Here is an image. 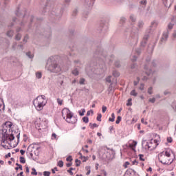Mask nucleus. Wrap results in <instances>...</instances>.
I'll return each mask as SVG.
<instances>
[{"label": "nucleus", "instance_id": "obj_46", "mask_svg": "<svg viewBox=\"0 0 176 176\" xmlns=\"http://www.w3.org/2000/svg\"><path fill=\"white\" fill-rule=\"evenodd\" d=\"M155 101H156V99L155 98L149 99V102H152L153 104L155 103Z\"/></svg>", "mask_w": 176, "mask_h": 176}, {"label": "nucleus", "instance_id": "obj_52", "mask_svg": "<svg viewBox=\"0 0 176 176\" xmlns=\"http://www.w3.org/2000/svg\"><path fill=\"white\" fill-rule=\"evenodd\" d=\"M78 14V9H76L73 11V16H76Z\"/></svg>", "mask_w": 176, "mask_h": 176}, {"label": "nucleus", "instance_id": "obj_30", "mask_svg": "<svg viewBox=\"0 0 176 176\" xmlns=\"http://www.w3.org/2000/svg\"><path fill=\"white\" fill-rule=\"evenodd\" d=\"M58 166L59 167H63V166H64V162H63V161H59V162H58Z\"/></svg>", "mask_w": 176, "mask_h": 176}, {"label": "nucleus", "instance_id": "obj_57", "mask_svg": "<svg viewBox=\"0 0 176 176\" xmlns=\"http://www.w3.org/2000/svg\"><path fill=\"white\" fill-rule=\"evenodd\" d=\"M167 141H168V142H173V138H167Z\"/></svg>", "mask_w": 176, "mask_h": 176}, {"label": "nucleus", "instance_id": "obj_12", "mask_svg": "<svg viewBox=\"0 0 176 176\" xmlns=\"http://www.w3.org/2000/svg\"><path fill=\"white\" fill-rule=\"evenodd\" d=\"M72 74L74 75L75 76H78L79 75V70L78 69L75 68L72 70Z\"/></svg>", "mask_w": 176, "mask_h": 176}, {"label": "nucleus", "instance_id": "obj_6", "mask_svg": "<svg viewBox=\"0 0 176 176\" xmlns=\"http://www.w3.org/2000/svg\"><path fill=\"white\" fill-rule=\"evenodd\" d=\"M102 157L103 159H106V160H112L115 157V151L112 149H108Z\"/></svg>", "mask_w": 176, "mask_h": 176}, {"label": "nucleus", "instance_id": "obj_42", "mask_svg": "<svg viewBox=\"0 0 176 176\" xmlns=\"http://www.w3.org/2000/svg\"><path fill=\"white\" fill-rule=\"evenodd\" d=\"M43 175L44 176H50V172L45 171V172H43Z\"/></svg>", "mask_w": 176, "mask_h": 176}, {"label": "nucleus", "instance_id": "obj_55", "mask_svg": "<svg viewBox=\"0 0 176 176\" xmlns=\"http://www.w3.org/2000/svg\"><path fill=\"white\" fill-rule=\"evenodd\" d=\"M131 60L132 61H136L137 60V56H133V58H131Z\"/></svg>", "mask_w": 176, "mask_h": 176}, {"label": "nucleus", "instance_id": "obj_64", "mask_svg": "<svg viewBox=\"0 0 176 176\" xmlns=\"http://www.w3.org/2000/svg\"><path fill=\"white\" fill-rule=\"evenodd\" d=\"M23 173L21 172L19 174L17 175V176H24V175H23Z\"/></svg>", "mask_w": 176, "mask_h": 176}, {"label": "nucleus", "instance_id": "obj_54", "mask_svg": "<svg viewBox=\"0 0 176 176\" xmlns=\"http://www.w3.org/2000/svg\"><path fill=\"white\" fill-rule=\"evenodd\" d=\"M52 174H56V171H57V168L55 167L54 169H52Z\"/></svg>", "mask_w": 176, "mask_h": 176}, {"label": "nucleus", "instance_id": "obj_16", "mask_svg": "<svg viewBox=\"0 0 176 176\" xmlns=\"http://www.w3.org/2000/svg\"><path fill=\"white\" fill-rule=\"evenodd\" d=\"M85 170L87 171L86 175H90V173L91 172L90 170V166H86Z\"/></svg>", "mask_w": 176, "mask_h": 176}, {"label": "nucleus", "instance_id": "obj_50", "mask_svg": "<svg viewBox=\"0 0 176 176\" xmlns=\"http://www.w3.org/2000/svg\"><path fill=\"white\" fill-rule=\"evenodd\" d=\"M126 21V18L124 17H121L120 19V23H123Z\"/></svg>", "mask_w": 176, "mask_h": 176}, {"label": "nucleus", "instance_id": "obj_8", "mask_svg": "<svg viewBox=\"0 0 176 176\" xmlns=\"http://www.w3.org/2000/svg\"><path fill=\"white\" fill-rule=\"evenodd\" d=\"M135 146H137V142L133 141L132 144H129V148L133 149V151H135Z\"/></svg>", "mask_w": 176, "mask_h": 176}, {"label": "nucleus", "instance_id": "obj_13", "mask_svg": "<svg viewBox=\"0 0 176 176\" xmlns=\"http://www.w3.org/2000/svg\"><path fill=\"white\" fill-rule=\"evenodd\" d=\"M85 112H86V110L85 109H82L80 111H78V113H79L80 116H85Z\"/></svg>", "mask_w": 176, "mask_h": 176}, {"label": "nucleus", "instance_id": "obj_62", "mask_svg": "<svg viewBox=\"0 0 176 176\" xmlns=\"http://www.w3.org/2000/svg\"><path fill=\"white\" fill-rule=\"evenodd\" d=\"M91 127H98V125L96 123L93 124Z\"/></svg>", "mask_w": 176, "mask_h": 176}, {"label": "nucleus", "instance_id": "obj_27", "mask_svg": "<svg viewBox=\"0 0 176 176\" xmlns=\"http://www.w3.org/2000/svg\"><path fill=\"white\" fill-rule=\"evenodd\" d=\"M78 155H80V159H85V160H82V162H86V160H87V157H83V155H82V153H79Z\"/></svg>", "mask_w": 176, "mask_h": 176}, {"label": "nucleus", "instance_id": "obj_33", "mask_svg": "<svg viewBox=\"0 0 176 176\" xmlns=\"http://www.w3.org/2000/svg\"><path fill=\"white\" fill-rule=\"evenodd\" d=\"M131 101H132V99H131V98H129V99L128 100V102L126 103V106H127V107H131V105H132Z\"/></svg>", "mask_w": 176, "mask_h": 176}, {"label": "nucleus", "instance_id": "obj_15", "mask_svg": "<svg viewBox=\"0 0 176 176\" xmlns=\"http://www.w3.org/2000/svg\"><path fill=\"white\" fill-rule=\"evenodd\" d=\"M109 122H115V113L111 114V118H109Z\"/></svg>", "mask_w": 176, "mask_h": 176}, {"label": "nucleus", "instance_id": "obj_19", "mask_svg": "<svg viewBox=\"0 0 176 176\" xmlns=\"http://www.w3.org/2000/svg\"><path fill=\"white\" fill-rule=\"evenodd\" d=\"M19 160L20 163H22L23 164L25 163V158H24V157H20Z\"/></svg>", "mask_w": 176, "mask_h": 176}, {"label": "nucleus", "instance_id": "obj_29", "mask_svg": "<svg viewBox=\"0 0 176 176\" xmlns=\"http://www.w3.org/2000/svg\"><path fill=\"white\" fill-rule=\"evenodd\" d=\"M138 25L139 28H142V27L144 26V22L139 21L138 23Z\"/></svg>", "mask_w": 176, "mask_h": 176}, {"label": "nucleus", "instance_id": "obj_23", "mask_svg": "<svg viewBox=\"0 0 176 176\" xmlns=\"http://www.w3.org/2000/svg\"><path fill=\"white\" fill-rule=\"evenodd\" d=\"M112 78V76H109L108 77L106 78V82H107L108 83H111L112 81L111 80V78Z\"/></svg>", "mask_w": 176, "mask_h": 176}, {"label": "nucleus", "instance_id": "obj_56", "mask_svg": "<svg viewBox=\"0 0 176 176\" xmlns=\"http://www.w3.org/2000/svg\"><path fill=\"white\" fill-rule=\"evenodd\" d=\"M67 173H69V174H70V175H74V172L72 171L70 169L67 170Z\"/></svg>", "mask_w": 176, "mask_h": 176}, {"label": "nucleus", "instance_id": "obj_17", "mask_svg": "<svg viewBox=\"0 0 176 176\" xmlns=\"http://www.w3.org/2000/svg\"><path fill=\"white\" fill-rule=\"evenodd\" d=\"M138 94V93H137L135 91V90H134V89L131 91V96H133L134 97H137Z\"/></svg>", "mask_w": 176, "mask_h": 176}, {"label": "nucleus", "instance_id": "obj_53", "mask_svg": "<svg viewBox=\"0 0 176 176\" xmlns=\"http://www.w3.org/2000/svg\"><path fill=\"white\" fill-rule=\"evenodd\" d=\"M141 122L144 124H148V122L145 121V120L144 118H142Z\"/></svg>", "mask_w": 176, "mask_h": 176}, {"label": "nucleus", "instance_id": "obj_7", "mask_svg": "<svg viewBox=\"0 0 176 176\" xmlns=\"http://www.w3.org/2000/svg\"><path fill=\"white\" fill-rule=\"evenodd\" d=\"M167 38H168V32H165L163 33L161 42H166V41H167Z\"/></svg>", "mask_w": 176, "mask_h": 176}, {"label": "nucleus", "instance_id": "obj_10", "mask_svg": "<svg viewBox=\"0 0 176 176\" xmlns=\"http://www.w3.org/2000/svg\"><path fill=\"white\" fill-rule=\"evenodd\" d=\"M6 35L8 38H12L14 35V32L13 30H9L7 32Z\"/></svg>", "mask_w": 176, "mask_h": 176}, {"label": "nucleus", "instance_id": "obj_38", "mask_svg": "<svg viewBox=\"0 0 176 176\" xmlns=\"http://www.w3.org/2000/svg\"><path fill=\"white\" fill-rule=\"evenodd\" d=\"M52 140H57V135L56 133H52Z\"/></svg>", "mask_w": 176, "mask_h": 176}, {"label": "nucleus", "instance_id": "obj_20", "mask_svg": "<svg viewBox=\"0 0 176 176\" xmlns=\"http://www.w3.org/2000/svg\"><path fill=\"white\" fill-rule=\"evenodd\" d=\"M121 120H122V117L118 116V117L117 118L116 121V124H119L120 123V121H121Z\"/></svg>", "mask_w": 176, "mask_h": 176}, {"label": "nucleus", "instance_id": "obj_47", "mask_svg": "<svg viewBox=\"0 0 176 176\" xmlns=\"http://www.w3.org/2000/svg\"><path fill=\"white\" fill-rule=\"evenodd\" d=\"M130 165V162H126L124 166L125 168H127V166Z\"/></svg>", "mask_w": 176, "mask_h": 176}, {"label": "nucleus", "instance_id": "obj_61", "mask_svg": "<svg viewBox=\"0 0 176 176\" xmlns=\"http://www.w3.org/2000/svg\"><path fill=\"white\" fill-rule=\"evenodd\" d=\"M21 155H24L25 153V151L24 150H21L20 151Z\"/></svg>", "mask_w": 176, "mask_h": 176}, {"label": "nucleus", "instance_id": "obj_22", "mask_svg": "<svg viewBox=\"0 0 176 176\" xmlns=\"http://www.w3.org/2000/svg\"><path fill=\"white\" fill-rule=\"evenodd\" d=\"M130 20H131V21H132V23H134V21H135V16L134 15L131 14L130 16Z\"/></svg>", "mask_w": 176, "mask_h": 176}, {"label": "nucleus", "instance_id": "obj_24", "mask_svg": "<svg viewBox=\"0 0 176 176\" xmlns=\"http://www.w3.org/2000/svg\"><path fill=\"white\" fill-rule=\"evenodd\" d=\"M101 118H102V116L101 115V113H98L96 118L98 122H101Z\"/></svg>", "mask_w": 176, "mask_h": 176}, {"label": "nucleus", "instance_id": "obj_58", "mask_svg": "<svg viewBox=\"0 0 176 176\" xmlns=\"http://www.w3.org/2000/svg\"><path fill=\"white\" fill-rule=\"evenodd\" d=\"M131 68L132 69H135V68H137V65H135V64L132 65Z\"/></svg>", "mask_w": 176, "mask_h": 176}, {"label": "nucleus", "instance_id": "obj_49", "mask_svg": "<svg viewBox=\"0 0 176 176\" xmlns=\"http://www.w3.org/2000/svg\"><path fill=\"white\" fill-rule=\"evenodd\" d=\"M113 75L114 76H120V74L118 72H113Z\"/></svg>", "mask_w": 176, "mask_h": 176}, {"label": "nucleus", "instance_id": "obj_4", "mask_svg": "<svg viewBox=\"0 0 176 176\" xmlns=\"http://www.w3.org/2000/svg\"><path fill=\"white\" fill-rule=\"evenodd\" d=\"M46 104H47V99H46V96L44 95L38 96L33 100V105L36 111H42Z\"/></svg>", "mask_w": 176, "mask_h": 176}, {"label": "nucleus", "instance_id": "obj_21", "mask_svg": "<svg viewBox=\"0 0 176 176\" xmlns=\"http://www.w3.org/2000/svg\"><path fill=\"white\" fill-rule=\"evenodd\" d=\"M82 121L84 123H89V118L88 117H83L82 118Z\"/></svg>", "mask_w": 176, "mask_h": 176}, {"label": "nucleus", "instance_id": "obj_51", "mask_svg": "<svg viewBox=\"0 0 176 176\" xmlns=\"http://www.w3.org/2000/svg\"><path fill=\"white\" fill-rule=\"evenodd\" d=\"M152 90H153V88L152 87H149L148 89V94H152Z\"/></svg>", "mask_w": 176, "mask_h": 176}, {"label": "nucleus", "instance_id": "obj_36", "mask_svg": "<svg viewBox=\"0 0 176 176\" xmlns=\"http://www.w3.org/2000/svg\"><path fill=\"white\" fill-rule=\"evenodd\" d=\"M93 115L94 113V111L93 110L88 111L87 113V116H90V114Z\"/></svg>", "mask_w": 176, "mask_h": 176}, {"label": "nucleus", "instance_id": "obj_39", "mask_svg": "<svg viewBox=\"0 0 176 176\" xmlns=\"http://www.w3.org/2000/svg\"><path fill=\"white\" fill-rule=\"evenodd\" d=\"M102 112L103 113H105V112H107V107H105V106L102 107Z\"/></svg>", "mask_w": 176, "mask_h": 176}, {"label": "nucleus", "instance_id": "obj_60", "mask_svg": "<svg viewBox=\"0 0 176 176\" xmlns=\"http://www.w3.org/2000/svg\"><path fill=\"white\" fill-rule=\"evenodd\" d=\"M138 163V161L137 160H135L134 161L132 162V164H137Z\"/></svg>", "mask_w": 176, "mask_h": 176}, {"label": "nucleus", "instance_id": "obj_11", "mask_svg": "<svg viewBox=\"0 0 176 176\" xmlns=\"http://www.w3.org/2000/svg\"><path fill=\"white\" fill-rule=\"evenodd\" d=\"M40 129H43L44 130V129H46V127H47V124L46 123V122H42L41 124H40Z\"/></svg>", "mask_w": 176, "mask_h": 176}, {"label": "nucleus", "instance_id": "obj_28", "mask_svg": "<svg viewBox=\"0 0 176 176\" xmlns=\"http://www.w3.org/2000/svg\"><path fill=\"white\" fill-rule=\"evenodd\" d=\"M151 27H157V22L156 21H153L151 22Z\"/></svg>", "mask_w": 176, "mask_h": 176}, {"label": "nucleus", "instance_id": "obj_5", "mask_svg": "<svg viewBox=\"0 0 176 176\" xmlns=\"http://www.w3.org/2000/svg\"><path fill=\"white\" fill-rule=\"evenodd\" d=\"M62 116L67 123H71L72 124H75L78 120L76 118L74 117V114L67 108H64L62 110Z\"/></svg>", "mask_w": 176, "mask_h": 176}, {"label": "nucleus", "instance_id": "obj_26", "mask_svg": "<svg viewBox=\"0 0 176 176\" xmlns=\"http://www.w3.org/2000/svg\"><path fill=\"white\" fill-rule=\"evenodd\" d=\"M149 38V35L146 34V35H144V36L143 37V39L144 41V44L146 43V41H148Z\"/></svg>", "mask_w": 176, "mask_h": 176}, {"label": "nucleus", "instance_id": "obj_48", "mask_svg": "<svg viewBox=\"0 0 176 176\" xmlns=\"http://www.w3.org/2000/svg\"><path fill=\"white\" fill-rule=\"evenodd\" d=\"M140 3L141 5H146V0H141Z\"/></svg>", "mask_w": 176, "mask_h": 176}, {"label": "nucleus", "instance_id": "obj_9", "mask_svg": "<svg viewBox=\"0 0 176 176\" xmlns=\"http://www.w3.org/2000/svg\"><path fill=\"white\" fill-rule=\"evenodd\" d=\"M142 146L145 147V149H149L151 148V146H149V143L146 142V141H143L142 142Z\"/></svg>", "mask_w": 176, "mask_h": 176}, {"label": "nucleus", "instance_id": "obj_59", "mask_svg": "<svg viewBox=\"0 0 176 176\" xmlns=\"http://www.w3.org/2000/svg\"><path fill=\"white\" fill-rule=\"evenodd\" d=\"M139 89H140V90H144V84H141Z\"/></svg>", "mask_w": 176, "mask_h": 176}, {"label": "nucleus", "instance_id": "obj_63", "mask_svg": "<svg viewBox=\"0 0 176 176\" xmlns=\"http://www.w3.org/2000/svg\"><path fill=\"white\" fill-rule=\"evenodd\" d=\"M173 38H176V31H175L173 34Z\"/></svg>", "mask_w": 176, "mask_h": 176}, {"label": "nucleus", "instance_id": "obj_1", "mask_svg": "<svg viewBox=\"0 0 176 176\" xmlns=\"http://www.w3.org/2000/svg\"><path fill=\"white\" fill-rule=\"evenodd\" d=\"M13 141L14 140V135L12 134V122H7L3 126L2 137H1V146H3L6 149V146L3 145L6 141Z\"/></svg>", "mask_w": 176, "mask_h": 176}, {"label": "nucleus", "instance_id": "obj_25", "mask_svg": "<svg viewBox=\"0 0 176 176\" xmlns=\"http://www.w3.org/2000/svg\"><path fill=\"white\" fill-rule=\"evenodd\" d=\"M26 56H28V57H29V58H34V55L32 54H31V52L26 53Z\"/></svg>", "mask_w": 176, "mask_h": 176}, {"label": "nucleus", "instance_id": "obj_3", "mask_svg": "<svg viewBox=\"0 0 176 176\" xmlns=\"http://www.w3.org/2000/svg\"><path fill=\"white\" fill-rule=\"evenodd\" d=\"M46 68L47 71L53 74H58V72H61V67L57 63V61L53 60V57L48 59V63Z\"/></svg>", "mask_w": 176, "mask_h": 176}, {"label": "nucleus", "instance_id": "obj_45", "mask_svg": "<svg viewBox=\"0 0 176 176\" xmlns=\"http://www.w3.org/2000/svg\"><path fill=\"white\" fill-rule=\"evenodd\" d=\"M67 162H72V156L69 155L68 157L66 159Z\"/></svg>", "mask_w": 176, "mask_h": 176}, {"label": "nucleus", "instance_id": "obj_41", "mask_svg": "<svg viewBox=\"0 0 176 176\" xmlns=\"http://www.w3.org/2000/svg\"><path fill=\"white\" fill-rule=\"evenodd\" d=\"M57 102L59 105H63V100L58 98L57 99Z\"/></svg>", "mask_w": 176, "mask_h": 176}, {"label": "nucleus", "instance_id": "obj_32", "mask_svg": "<svg viewBox=\"0 0 176 176\" xmlns=\"http://www.w3.org/2000/svg\"><path fill=\"white\" fill-rule=\"evenodd\" d=\"M32 170V174L33 175H38V172L36 171V170L34 169V168H33Z\"/></svg>", "mask_w": 176, "mask_h": 176}, {"label": "nucleus", "instance_id": "obj_31", "mask_svg": "<svg viewBox=\"0 0 176 176\" xmlns=\"http://www.w3.org/2000/svg\"><path fill=\"white\" fill-rule=\"evenodd\" d=\"M139 157H140V160H141V162H145V159H144V155L140 154Z\"/></svg>", "mask_w": 176, "mask_h": 176}, {"label": "nucleus", "instance_id": "obj_40", "mask_svg": "<svg viewBox=\"0 0 176 176\" xmlns=\"http://www.w3.org/2000/svg\"><path fill=\"white\" fill-rule=\"evenodd\" d=\"M75 162L76 163L77 167H79V166H80V161L79 160L76 159L75 160Z\"/></svg>", "mask_w": 176, "mask_h": 176}, {"label": "nucleus", "instance_id": "obj_2", "mask_svg": "<svg viewBox=\"0 0 176 176\" xmlns=\"http://www.w3.org/2000/svg\"><path fill=\"white\" fill-rule=\"evenodd\" d=\"M172 154L171 149L166 148L158 155V160L162 164L170 166L174 162V158L171 156Z\"/></svg>", "mask_w": 176, "mask_h": 176}, {"label": "nucleus", "instance_id": "obj_18", "mask_svg": "<svg viewBox=\"0 0 176 176\" xmlns=\"http://www.w3.org/2000/svg\"><path fill=\"white\" fill-rule=\"evenodd\" d=\"M36 78H37V79H41V78H42V73L41 72L36 73Z\"/></svg>", "mask_w": 176, "mask_h": 176}, {"label": "nucleus", "instance_id": "obj_37", "mask_svg": "<svg viewBox=\"0 0 176 176\" xmlns=\"http://www.w3.org/2000/svg\"><path fill=\"white\" fill-rule=\"evenodd\" d=\"M85 78H80L79 83L80 85H85Z\"/></svg>", "mask_w": 176, "mask_h": 176}, {"label": "nucleus", "instance_id": "obj_14", "mask_svg": "<svg viewBox=\"0 0 176 176\" xmlns=\"http://www.w3.org/2000/svg\"><path fill=\"white\" fill-rule=\"evenodd\" d=\"M15 39H16V41H20V39H21V34L18 33V34L15 36Z\"/></svg>", "mask_w": 176, "mask_h": 176}, {"label": "nucleus", "instance_id": "obj_44", "mask_svg": "<svg viewBox=\"0 0 176 176\" xmlns=\"http://www.w3.org/2000/svg\"><path fill=\"white\" fill-rule=\"evenodd\" d=\"M137 80L138 81H134V85L137 86V85H138V83L140 82V77L137 78Z\"/></svg>", "mask_w": 176, "mask_h": 176}, {"label": "nucleus", "instance_id": "obj_35", "mask_svg": "<svg viewBox=\"0 0 176 176\" xmlns=\"http://www.w3.org/2000/svg\"><path fill=\"white\" fill-rule=\"evenodd\" d=\"M29 36H28V35H25V36H24V38H23V42H25V43H27L28 42V39H29Z\"/></svg>", "mask_w": 176, "mask_h": 176}, {"label": "nucleus", "instance_id": "obj_43", "mask_svg": "<svg viewBox=\"0 0 176 176\" xmlns=\"http://www.w3.org/2000/svg\"><path fill=\"white\" fill-rule=\"evenodd\" d=\"M173 27H174V24H173V23H169V24L168 25V28L169 30H173Z\"/></svg>", "mask_w": 176, "mask_h": 176}, {"label": "nucleus", "instance_id": "obj_34", "mask_svg": "<svg viewBox=\"0 0 176 176\" xmlns=\"http://www.w3.org/2000/svg\"><path fill=\"white\" fill-rule=\"evenodd\" d=\"M34 148V145L31 144L28 147V151H29V152H32V149Z\"/></svg>", "mask_w": 176, "mask_h": 176}]
</instances>
